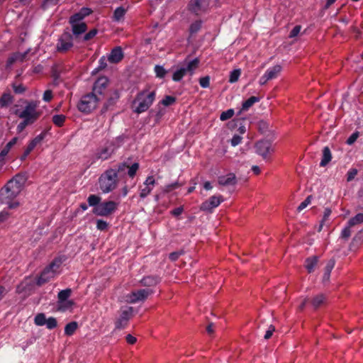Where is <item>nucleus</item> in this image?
<instances>
[{"label": "nucleus", "instance_id": "46", "mask_svg": "<svg viewBox=\"0 0 363 363\" xmlns=\"http://www.w3.org/2000/svg\"><path fill=\"white\" fill-rule=\"evenodd\" d=\"M119 94L118 91H114L112 94L109 96L108 99L107 104H106V106L108 107V106L113 105L115 101L118 99Z\"/></svg>", "mask_w": 363, "mask_h": 363}, {"label": "nucleus", "instance_id": "15", "mask_svg": "<svg viewBox=\"0 0 363 363\" xmlns=\"http://www.w3.org/2000/svg\"><path fill=\"white\" fill-rule=\"evenodd\" d=\"M115 150L112 143L107 144L99 148L95 152L94 157L97 160H105L111 157Z\"/></svg>", "mask_w": 363, "mask_h": 363}, {"label": "nucleus", "instance_id": "39", "mask_svg": "<svg viewBox=\"0 0 363 363\" xmlns=\"http://www.w3.org/2000/svg\"><path fill=\"white\" fill-rule=\"evenodd\" d=\"M235 113L234 109L230 108L226 110L225 111H223L220 115V119L222 121H227L230 118H231Z\"/></svg>", "mask_w": 363, "mask_h": 363}, {"label": "nucleus", "instance_id": "50", "mask_svg": "<svg viewBox=\"0 0 363 363\" xmlns=\"http://www.w3.org/2000/svg\"><path fill=\"white\" fill-rule=\"evenodd\" d=\"M45 324L48 329H53V328H56L57 325V320L52 317L47 319Z\"/></svg>", "mask_w": 363, "mask_h": 363}, {"label": "nucleus", "instance_id": "31", "mask_svg": "<svg viewBox=\"0 0 363 363\" xmlns=\"http://www.w3.org/2000/svg\"><path fill=\"white\" fill-rule=\"evenodd\" d=\"M318 263V257H309L306 260L305 267L309 273L312 272Z\"/></svg>", "mask_w": 363, "mask_h": 363}, {"label": "nucleus", "instance_id": "9", "mask_svg": "<svg viewBox=\"0 0 363 363\" xmlns=\"http://www.w3.org/2000/svg\"><path fill=\"white\" fill-rule=\"evenodd\" d=\"M133 315V308L128 307L121 311L119 317L116 319L115 322V326L116 329H122L127 324L129 320Z\"/></svg>", "mask_w": 363, "mask_h": 363}, {"label": "nucleus", "instance_id": "57", "mask_svg": "<svg viewBox=\"0 0 363 363\" xmlns=\"http://www.w3.org/2000/svg\"><path fill=\"white\" fill-rule=\"evenodd\" d=\"M301 29V26H299V25L296 26L290 32L289 38H292L296 37L299 34Z\"/></svg>", "mask_w": 363, "mask_h": 363}, {"label": "nucleus", "instance_id": "54", "mask_svg": "<svg viewBox=\"0 0 363 363\" xmlns=\"http://www.w3.org/2000/svg\"><path fill=\"white\" fill-rule=\"evenodd\" d=\"M242 141V137L239 135H234L230 140V144L233 147L239 145Z\"/></svg>", "mask_w": 363, "mask_h": 363}, {"label": "nucleus", "instance_id": "32", "mask_svg": "<svg viewBox=\"0 0 363 363\" xmlns=\"http://www.w3.org/2000/svg\"><path fill=\"white\" fill-rule=\"evenodd\" d=\"M78 328V324L75 321H72L66 325L65 328V333L70 336L74 334Z\"/></svg>", "mask_w": 363, "mask_h": 363}, {"label": "nucleus", "instance_id": "62", "mask_svg": "<svg viewBox=\"0 0 363 363\" xmlns=\"http://www.w3.org/2000/svg\"><path fill=\"white\" fill-rule=\"evenodd\" d=\"M59 0H45L43 6L45 9H48L52 6H55L58 4Z\"/></svg>", "mask_w": 363, "mask_h": 363}, {"label": "nucleus", "instance_id": "3", "mask_svg": "<svg viewBox=\"0 0 363 363\" xmlns=\"http://www.w3.org/2000/svg\"><path fill=\"white\" fill-rule=\"evenodd\" d=\"M19 194L18 191H14L13 189L6 185L4 188L0 191V201L9 208H15L19 205L18 202L16 200V196Z\"/></svg>", "mask_w": 363, "mask_h": 363}, {"label": "nucleus", "instance_id": "63", "mask_svg": "<svg viewBox=\"0 0 363 363\" xmlns=\"http://www.w3.org/2000/svg\"><path fill=\"white\" fill-rule=\"evenodd\" d=\"M52 98V93L51 90H46L43 94V100L45 101H50Z\"/></svg>", "mask_w": 363, "mask_h": 363}, {"label": "nucleus", "instance_id": "27", "mask_svg": "<svg viewBox=\"0 0 363 363\" xmlns=\"http://www.w3.org/2000/svg\"><path fill=\"white\" fill-rule=\"evenodd\" d=\"M74 303L72 300L57 301V311L60 312H65L68 310H71Z\"/></svg>", "mask_w": 363, "mask_h": 363}, {"label": "nucleus", "instance_id": "29", "mask_svg": "<svg viewBox=\"0 0 363 363\" xmlns=\"http://www.w3.org/2000/svg\"><path fill=\"white\" fill-rule=\"evenodd\" d=\"M335 262L333 259L329 260L328 262L327 263V264L325 267V272H324V274L323 277V281L324 283L328 282L329 281L330 277V273L335 267Z\"/></svg>", "mask_w": 363, "mask_h": 363}, {"label": "nucleus", "instance_id": "11", "mask_svg": "<svg viewBox=\"0 0 363 363\" xmlns=\"http://www.w3.org/2000/svg\"><path fill=\"white\" fill-rule=\"evenodd\" d=\"M139 168L138 163H134L131 166L127 164L125 162L119 164L116 168L117 177L124 175L126 172L130 177H133Z\"/></svg>", "mask_w": 363, "mask_h": 363}, {"label": "nucleus", "instance_id": "20", "mask_svg": "<svg viewBox=\"0 0 363 363\" xmlns=\"http://www.w3.org/2000/svg\"><path fill=\"white\" fill-rule=\"evenodd\" d=\"M28 52L29 50L24 52H14L11 54L6 61V67L8 68L16 62H23L26 59Z\"/></svg>", "mask_w": 363, "mask_h": 363}, {"label": "nucleus", "instance_id": "53", "mask_svg": "<svg viewBox=\"0 0 363 363\" xmlns=\"http://www.w3.org/2000/svg\"><path fill=\"white\" fill-rule=\"evenodd\" d=\"M199 84H200V86L202 88H208L209 86V85H210V78H209V77L206 76V77H201L199 79Z\"/></svg>", "mask_w": 363, "mask_h": 363}, {"label": "nucleus", "instance_id": "7", "mask_svg": "<svg viewBox=\"0 0 363 363\" xmlns=\"http://www.w3.org/2000/svg\"><path fill=\"white\" fill-rule=\"evenodd\" d=\"M118 203L113 201H108L101 203L94 207L93 212L97 216H108L111 215L117 208Z\"/></svg>", "mask_w": 363, "mask_h": 363}, {"label": "nucleus", "instance_id": "34", "mask_svg": "<svg viewBox=\"0 0 363 363\" xmlns=\"http://www.w3.org/2000/svg\"><path fill=\"white\" fill-rule=\"evenodd\" d=\"M349 225H352V227L363 223V213H357L354 217L351 218L348 220Z\"/></svg>", "mask_w": 363, "mask_h": 363}, {"label": "nucleus", "instance_id": "36", "mask_svg": "<svg viewBox=\"0 0 363 363\" xmlns=\"http://www.w3.org/2000/svg\"><path fill=\"white\" fill-rule=\"evenodd\" d=\"M71 292H72V291L69 289H67L65 290L60 291L57 295V298H58L57 301H68L67 298L70 296Z\"/></svg>", "mask_w": 363, "mask_h": 363}, {"label": "nucleus", "instance_id": "42", "mask_svg": "<svg viewBox=\"0 0 363 363\" xmlns=\"http://www.w3.org/2000/svg\"><path fill=\"white\" fill-rule=\"evenodd\" d=\"M87 201L91 206H96L100 204L101 198L96 195H90L88 197Z\"/></svg>", "mask_w": 363, "mask_h": 363}, {"label": "nucleus", "instance_id": "6", "mask_svg": "<svg viewBox=\"0 0 363 363\" xmlns=\"http://www.w3.org/2000/svg\"><path fill=\"white\" fill-rule=\"evenodd\" d=\"M73 35L69 31H65L57 43V51L61 53L69 51L73 47Z\"/></svg>", "mask_w": 363, "mask_h": 363}, {"label": "nucleus", "instance_id": "40", "mask_svg": "<svg viewBox=\"0 0 363 363\" xmlns=\"http://www.w3.org/2000/svg\"><path fill=\"white\" fill-rule=\"evenodd\" d=\"M126 10L123 7L117 8L113 13V18L116 21H120L124 16Z\"/></svg>", "mask_w": 363, "mask_h": 363}, {"label": "nucleus", "instance_id": "17", "mask_svg": "<svg viewBox=\"0 0 363 363\" xmlns=\"http://www.w3.org/2000/svg\"><path fill=\"white\" fill-rule=\"evenodd\" d=\"M108 83V79L105 77L99 78L94 83L92 92L101 96V100L103 99L104 91L106 89Z\"/></svg>", "mask_w": 363, "mask_h": 363}, {"label": "nucleus", "instance_id": "44", "mask_svg": "<svg viewBox=\"0 0 363 363\" xmlns=\"http://www.w3.org/2000/svg\"><path fill=\"white\" fill-rule=\"evenodd\" d=\"M46 318L44 313H38L35 318V323L37 325H43L46 323Z\"/></svg>", "mask_w": 363, "mask_h": 363}, {"label": "nucleus", "instance_id": "49", "mask_svg": "<svg viewBox=\"0 0 363 363\" xmlns=\"http://www.w3.org/2000/svg\"><path fill=\"white\" fill-rule=\"evenodd\" d=\"M12 87L16 94H23L26 90V88L21 84H16V83H13Z\"/></svg>", "mask_w": 363, "mask_h": 363}, {"label": "nucleus", "instance_id": "30", "mask_svg": "<svg viewBox=\"0 0 363 363\" xmlns=\"http://www.w3.org/2000/svg\"><path fill=\"white\" fill-rule=\"evenodd\" d=\"M13 101V96L9 92L3 94L0 98V106L6 107Z\"/></svg>", "mask_w": 363, "mask_h": 363}, {"label": "nucleus", "instance_id": "22", "mask_svg": "<svg viewBox=\"0 0 363 363\" xmlns=\"http://www.w3.org/2000/svg\"><path fill=\"white\" fill-rule=\"evenodd\" d=\"M155 183L153 177H148L144 182V187L141 189L140 196L141 198L147 196L151 192Z\"/></svg>", "mask_w": 363, "mask_h": 363}, {"label": "nucleus", "instance_id": "23", "mask_svg": "<svg viewBox=\"0 0 363 363\" xmlns=\"http://www.w3.org/2000/svg\"><path fill=\"white\" fill-rule=\"evenodd\" d=\"M123 57V53L121 47H116L112 50L108 57V60L111 63H118Z\"/></svg>", "mask_w": 363, "mask_h": 363}, {"label": "nucleus", "instance_id": "60", "mask_svg": "<svg viewBox=\"0 0 363 363\" xmlns=\"http://www.w3.org/2000/svg\"><path fill=\"white\" fill-rule=\"evenodd\" d=\"M274 330H275L274 327L272 325H270L268 328V330L266 331V333L264 335V339H266V340L269 339L272 337L273 332Z\"/></svg>", "mask_w": 363, "mask_h": 363}, {"label": "nucleus", "instance_id": "8", "mask_svg": "<svg viewBox=\"0 0 363 363\" xmlns=\"http://www.w3.org/2000/svg\"><path fill=\"white\" fill-rule=\"evenodd\" d=\"M37 103L34 101L28 102L25 109L18 113V111H16V114L21 118L28 120L32 123L38 118L39 114L36 111Z\"/></svg>", "mask_w": 363, "mask_h": 363}, {"label": "nucleus", "instance_id": "14", "mask_svg": "<svg viewBox=\"0 0 363 363\" xmlns=\"http://www.w3.org/2000/svg\"><path fill=\"white\" fill-rule=\"evenodd\" d=\"M256 152L262 156L264 159H266L268 154L273 152L272 144L268 140H259L255 144Z\"/></svg>", "mask_w": 363, "mask_h": 363}, {"label": "nucleus", "instance_id": "35", "mask_svg": "<svg viewBox=\"0 0 363 363\" xmlns=\"http://www.w3.org/2000/svg\"><path fill=\"white\" fill-rule=\"evenodd\" d=\"M325 300V297L323 294H320L315 296L312 300V305L314 308L319 307L321 304L324 303Z\"/></svg>", "mask_w": 363, "mask_h": 363}, {"label": "nucleus", "instance_id": "58", "mask_svg": "<svg viewBox=\"0 0 363 363\" xmlns=\"http://www.w3.org/2000/svg\"><path fill=\"white\" fill-rule=\"evenodd\" d=\"M97 33L96 29H93L84 36V40L87 41L93 38Z\"/></svg>", "mask_w": 363, "mask_h": 363}, {"label": "nucleus", "instance_id": "24", "mask_svg": "<svg viewBox=\"0 0 363 363\" xmlns=\"http://www.w3.org/2000/svg\"><path fill=\"white\" fill-rule=\"evenodd\" d=\"M72 26V35H73V38H74L75 39H77L79 38V36L84 33L86 29H87V26L85 23H74V24H71Z\"/></svg>", "mask_w": 363, "mask_h": 363}, {"label": "nucleus", "instance_id": "26", "mask_svg": "<svg viewBox=\"0 0 363 363\" xmlns=\"http://www.w3.org/2000/svg\"><path fill=\"white\" fill-rule=\"evenodd\" d=\"M322 158L320 162V167H325L332 160V153L330 148L324 147L322 151Z\"/></svg>", "mask_w": 363, "mask_h": 363}, {"label": "nucleus", "instance_id": "5", "mask_svg": "<svg viewBox=\"0 0 363 363\" xmlns=\"http://www.w3.org/2000/svg\"><path fill=\"white\" fill-rule=\"evenodd\" d=\"M152 294L151 289H139L133 291L124 296V300L128 303H135L138 301H145Z\"/></svg>", "mask_w": 363, "mask_h": 363}, {"label": "nucleus", "instance_id": "2", "mask_svg": "<svg viewBox=\"0 0 363 363\" xmlns=\"http://www.w3.org/2000/svg\"><path fill=\"white\" fill-rule=\"evenodd\" d=\"M101 101V96L91 92L82 97L78 103V109L83 113H90L94 110Z\"/></svg>", "mask_w": 363, "mask_h": 363}, {"label": "nucleus", "instance_id": "13", "mask_svg": "<svg viewBox=\"0 0 363 363\" xmlns=\"http://www.w3.org/2000/svg\"><path fill=\"white\" fill-rule=\"evenodd\" d=\"M209 4V0H189L188 8L196 15L206 11Z\"/></svg>", "mask_w": 363, "mask_h": 363}, {"label": "nucleus", "instance_id": "21", "mask_svg": "<svg viewBox=\"0 0 363 363\" xmlns=\"http://www.w3.org/2000/svg\"><path fill=\"white\" fill-rule=\"evenodd\" d=\"M65 259L66 257L65 256L55 257L47 267L52 270L55 274L57 275L60 273L61 266Z\"/></svg>", "mask_w": 363, "mask_h": 363}, {"label": "nucleus", "instance_id": "41", "mask_svg": "<svg viewBox=\"0 0 363 363\" xmlns=\"http://www.w3.org/2000/svg\"><path fill=\"white\" fill-rule=\"evenodd\" d=\"M202 22L201 21H196L192 23L189 28V32L191 35L196 34L201 28Z\"/></svg>", "mask_w": 363, "mask_h": 363}, {"label": "nucleus", "instance_id": "59", "mask_svg": "<svg viewBox=\"0 0 363 363\" xmlns=\"http://www.w3.org/2000/svg\"><path fill=\"white\" fill-rule=\"evenodd\" d=\"M359 136V133L357 132H355L352 133L347 140V145H352L353 144L357 139Z\"/></svg>", "mask_w": 363, "mask_h": 363}, {"label": "nucleus", "instance_id": "25", "mask_svg": "<svg viewBox=\"0 0 363 363\" xmlns=\"http://www.w3.org/2000/svg\"><path fill=\"white\" fill-rule=\"evenodd\" d=\"M282 67L280 65H276L273 67H269L264 74L269 79V80H272L276 79L279 74L281 72Z\"/></svg>", "mask_w": 363, "mask_h": 363}, {"label": "nucleus", "instance_id": "56", "mask_svg": "<svg viewBox=\"0 0 363 363\" xmlns=\"http://www.w3.org/2000/svg\"><path fill=\"white\" fill-rule=\"evenodd\" d=\"M45 133H43L40 134L39 135L36 136L30 142L32 143H33L34 145L37 146L38 145H39L43 141V140L45 138Z\"/></svg>", "mask_w": 363, "mask_h": 363}, {"label": "nucleus", "instance_id": "28", "mask_svg": "<svg viewBox=\"0 0 363 363\" xmlns=\"http://www.w3.org/2000/svg\"><path fill=\"white\" fill-rule=\"evenodd\" d=\"M260 101V98L258 96H251L245 101L242 104V108L240 111H247L249 110L250 107H252L255 103H257Z\"/></svg>", "mask_w": 363, "mask_h": 363}, {"label": "nucleus", "instance_id": "64", "mask_svg": "<svg viewBox=\"0 0 363 363\" xmlns=\"http://www.w3.org/2000/svg\"><path fill=\"white\" fill-rule=\"evenodd\" d=\"M91 13V9H88V8H82L79 11V13L82 15V16L83 18L89 15Z\"/></svg>", "mask_w": 363, "mask_h": 363}, {"label": "nucleus", "instance_id": "45", "mask_svg": "<svg viewBox=\"0 0 363 363\" xmlns=\"http://www.w3.org/2000/svg\"><path fill=\"white\" fill-rule=\"evenodd\" d=\"M83 18H84L82 16V15L79 13V12H78L70 17L69 23L74 24V23H84L82 21Z\"/></svg>", "mask_w": 363, "mask_h": 363}, {"label": "nucleus", "instance_id": "1", "mask_svg": "<svg viewBox=\"0 0 363 363\" xmlns=\"http://www.w3.org/2000/svg\"><path fill=\"white\" fill-rule=\"evenodd\" d=\"M118 183L116 170L113 168L106 169L99 178V185L103 193L107 194L116 189Z\"/></svg>", "mask_w": 363, "mask_h": 363}, {"label": "nucleus", "instance_id": "19", "mask_svg": "<svg viewBox=\"0 0 363 363\" xmlns=\"http://www.w3.org/2000/svg\"><path fill=\"white\" fill-rule=\"evenodd\" d=\"M56 274L48 267H45L37 280V285L42 286L53 279Z\"/></svg>", "mask_w": 363, "mask_h": 363}, {"label": "nucleus", "instance_id": "4", "mask_svg": "<svg viewBox=\"0 0 363 363\" xmlns=\"http://www.w3.org/2000/svg\"><path fill=\"white\" fill-rule=\"evenodd\" d=\"M155 91H143L138 94L135 100V104H137L135 111L138 113L145 111L149 108L155 99Z\"/></svg>", "mask_w": 363, "mask_h": 363}, {"label": "nucleus", "instance_id": "10", "mask_svg": "<svg viewBox=\"0 0 363 363\" xmlns=\"http://www.w3.org/2000/svg\"><path fill=\"white\" fill-rule=\"evenodd\" d=\"M26 180V174L25 173H19L9 180L6 185L10 188L13 189L14 191H18L20 193Z\"/></svg>", "mask_w": 363, "mask_h": 363}, {"label": "nucleus", "instance_id": "18", "mask_svg": "<svg viewBox=\"0 0 363 363\" xmlns=\"http://www.w3.org/2000/svg\"><path fill=\"white\" fill-rule=\"evenodd\" d=\"M218 182L220 185L224 186H235L237 184V178L235 174L228 173L218 177Z\"/></svg>", "mask_w": 363, "mask_h": 363}, {"label": "nucleus", "instance_id": "47", "mask_svg": "<svg viewBox=\"0 0 363 363\" xmlns=\"http://www.w3.org/2000/svg\"><path fill=\"white\" fill-rule=\"evenodd\" d=\"M155 72L156 73V76L160 78H162L165 76L167 71L162 66L156 65L155 67Z\"/></svg>", "mask_w": 363, "mask_h": 363}, {"label": "nucleus", "instance_id": "61", "mask_svg": "<svg viewBox=\"0 0 363 363\" xmlns=\"http://www.w3.org/2000/svg\"><path fill=\"white\" fill-rule=\"evenodd\" d=\"M32 123L30 122L28 119L26 120L24 119V121L23 122H21L17 127V130L19 133H21V131L23 130V129L29 124H31Z\"/></svg>", "mask_w": 363, "mask_h": 363}, {"label": "nucleus", "instance_id": "12", "mask_svg": "<svg viewBox=\"0 0 363 363\" xmlns=\"http://www.w3.org/2000/svg\"><path fill=\"white\" fill-rule=\"evenodd\" d=\"M223 201V196H212L208 200L205 201L201 205V210L206 212H211Z\"/></svg>", "mask_w": 363, "mask_h": 363}, {"label": "nucleus", "instance_id": "38", "mask_svg": "<svg viewBox=\"0 0 363 363\" xmlns=\"http://www.w3.org/2000/svg\"><path fill=\"white\" fill-rule=\"evenodd\" d=\"M351 228H352V226L350 225L349 223L347 222V225L343 228V229L341 231V234H340L341 238H342L344 240H347L350 237Z\"/></svg>", "mask_w": 363, "mask_h": 363}, {"label": "nucleus", "instance_id": "51", "mask_svg": "<svg viewBox=\"0 0 363 363\" xmlns=\"http://www.w3.org/2000/svg\"><path fill=\"white\" fill-rule=\"evenodd\" d=\"M357 172L358 171L357 169L352 168L349 169L347 174V181L351 182L352 180H353L356 175L357 174Z\"/></svg>", "mask_w": 363, "mask_h": 363}, {"label": "nucleus", "instance_id": "48", "mask_svg": "<svg viewBox=\"0 0 363 363\" xmlns=\"http://www.w3.org/2000/svg\"><path fill=\"white\" fill-rule=\"evenodd\" d=\"M176 101L174 96H166L164 99L161 101L162 104L168 106L172 105Z\"/></svg>", "mask_w": 363, "mask_h": 363}, {"label": "nucleus", "instance_id": "43", "mask_svg": "<svg viewBox=\"0 0 363 363\" xmlns=\"http://www.w3.org/2000/svg\"><path fill=\"white\" fill-rule=\"evenodd\" d=\"M65 120V116L64 115H55L52 117V122L57 126L61 127Z\"/></svg>", "mask_w": 363, "mask_h": 363}, {"label": "nucleus", "instance_id": "33", "mask_svg": "<svg viewBox=\"0 0 363 363\" xmlns=\"http://www.w3.org/2000/svg\"><path fill=\"white\" fill-rule=\"evenodd\" d=\"M159 282L157 277H147L141 280V284L145 286H155Z\"/></svg>", "mask_w": 363, "mask_h": 363}, {"label": "nucleus", "instance_id": "37", "mask_svg": "<svg viewBox=\"0 0 363 363\" xmlns=\"http://www.w3.org/2000/svg\"><path fill=\"white\" fill-rule=\"evenodd\" d=\"M240 74H241V71L240 69H235L233 71H231L230 73V77H229V82L230 83L236 82L238 80V79L240 76Z\"/></svg>", "mask_w": 363, "mask_h": 363}, {"label": "nucleus", "instance_id": "52", "mask_svg": "<svg viewBox=\"0 0 363 363\" xmlns=\"http://www.w3.org/2000/svg\"><path fill=\"white\" fill-rule=\"evenodd\" d=\"M311 203V197L308 196L303 201H302L299 206L297 207V211L301 212L305 208H306Z\"/></svg>", "mask_w": 363, "mask_h": 363}, {"label": "nucleus", "instance_id": "16", "mask_svg": "<svg viewBox=\"0 0 363 363\" xmlns=\"http://www.w3.org/2000/svg\"><path fill=\"white\" fill-rule=\"evenodd\" d=\"M200 60L198 57H194L190 60H186L183 62V76L189 74L190 76L193 75L195 70L198 68Z\"/></svg>", "mask_w": 363, "mask_h": 363}, {"label": "nucleus", "instance_id": "55", "mask_svg": "<svg viewBox=\"0 0 363 363\" xmlns=\"http://www.w3.org/2000/svg\"><path fill=\"white\" fill-rule=\"evenodd\" d=\"M96 227L100 230H105L108 228V223L103 220H97Z\"/></svg>", "mask_w": 363, "mask_h": 363}]
</instances>
